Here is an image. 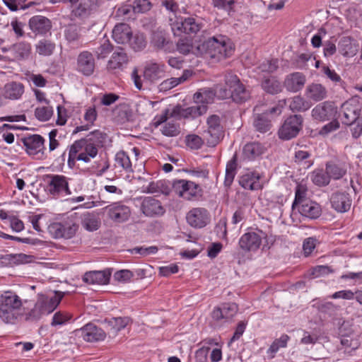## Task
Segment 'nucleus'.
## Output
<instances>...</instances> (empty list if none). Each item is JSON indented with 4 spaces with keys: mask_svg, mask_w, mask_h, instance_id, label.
Masks as SVG:
<instances>
[{
    "mask_svg": "<svg viewBox=\"0 0 362 362\" xmlns=\"http://www.w3.org/2000/svg\"><path fill=\"white\" fill-rule=\"evenodd\" d=\"M262 175L257 171H248L239 177V185L245 189L255 191L262 189Z\"/></svg>",
    "mask_w": 362,
    "mask_h": 362,
    "instance_id": "obj_15",
    "label": "nucleus"
},
{
    "mask_svg": "<svg viewBox=\"0 0 362 362\" xmlns=\"http://www.w3.org/2000/svg\"><path fill=\"white\" fill-rule=\"evenodd\" d=\"M83 227L88 231H95L100 226V221L94 216L88 215L82 221Z\"/></svg>",
    "mask_w": 362,
    "mask_h": 362,
    "instance_id": "obj_56",
    "label": "nucleus"
},
{
    "mask_svg": "<svg viewBox=\"0 0 362 362\" xmlns=\"http://www.w3.org/2000/svg\"><path fill=\"white\" fill-rule=\"evenodd\" d=\"M173 189L180 197L191 200L199 194L200 187L194 182L186 180H176L173 182Z\"/></svg>",
    "mask_w": 362,
    "mask_h": 362,
    "instance_id": "obj_9",
    "label": "nucleus"
},
{
    "mask_svg": "<svg viewBox=\"0 0 362 362\" xmlns=\"http://www.w3.org/2000/svg\"><path fill=\"white\" fill-rule=\"evenodd\" d=\"M73 144H78V147H79L78 149V160L87 163L98 154V148L94 146V144L88 142L85 139L76 141Z\"/></svg>",
    "mask_w": 362,
    "mask_h": 362,
    "instance_id": "obj_22",
    "label": "nucleus"
},
{
    "mask_svg": "<svg viewBox=\"0 0 362 362\" xmlns=\"http://www.w3.org/2000/svg\"><path fill=\"white\" fill-rule=\"evenodd\" d=\"M303 117L294 115L288 117L279 130V136L284 140L296 137L302 128Z\"/></svg>",
    "mask_w": 362,
    "mask_h": 362,
    "instance_id": "obj_10",
    "label": "nucleus"
},
{
    "mask_svg": "<svg viewBox=\"0 0 362 362\" xmlns=\"http://www.w3.org/2000/svg\"><path fill=\"white\" fill-rule=\"evenodd\" d=\"M65 295L64 292L55 291L54 295L52 297L42 296L38 298L37 302L40 304L41 308L45 315L52 313L59 305Z\"/></svg>",
    "mask_w": 362,
    "mask_h": 362,
    "instance_id": "obj_24",
    "label": "nucleus"
},
{
    "mask_svg": "<svg viewBox=\"0 0 362 362\" xmlns=\"http://www.w3.org/2000/svg\"><path fill=\"white\" fill-rule=\"evenodd\" d=\"M237 169V157L235 154L233 158L227 163L226 167V175L224 179V185L230 187L234 180Z\"/></svg>",
    "mask_w": 362,
    "mask_h": 362,
    "instance_id": "obj_42",
    "label": "nucleus"
},
{
    "mask_svg": "<svg viewBox=\"0 0 362 362\" xmlns=\"http://www.w3.org/2000/svg\"><path fill=\"white\" fill-rule=\"evenodd\" d=\"M306 190L302 186H297L295 193V199L292 204V209L295 211L296 207L301 205L304 202L309 201L305 198Z\"/></svg>",
    "mask_w": 362,
    "mask_h": 362,
    "instance_id": "obj_58",
    "label": "nucleus"
},
{
    "mask_svg": "<svg viewBox=\"0 0 362 362\" xmlns=\"http://www.w3.org/2000/svg\"><path fill=\"white\" fill-rule=\"evenodd\" d=\"M106 136V134L100 132V130H95L88 134L84 139L88 142L94 144V146L98 148V147L103 145Z\"/></svg>",
    "mask_w": 362,
    "mask_h": 362,
    "instance_id": "obj_52",
    "label": "nucleus"
},
{
    "mask_svg": "<svg viewBox=\"0 0 362 362\" xmlns=\"http://www.w3.org/2000/svg\"><path fill=\"white\" fill-rule=\"evenodd\" d=\"M41 305L38 303L37 301L30 312L26 314V320L30 321H36L38 320L42 315H44V313L41 308Z\"/></svg>",
    "mask_w": 362,
    "mask_h": 362,
    "instance_id": "obj_63",
    "label": "nucleus"
},
{
    "mask_svg": "<svg viewBox=\"0 0 362 362\" xmlns=\"http://www.w3.org/2000/svg\"><path fill=\"white\" fill-rule=\"evenodd\" d=\"M130 214V209L124 204L115 203L109 206L108 216L115 222L122 223L127 221Z\"/></svg>",
    "mask_w": 362,
    "mask_h": 362,
    "instance_id": "obj_25",
    "label": "nucleus"
},
{
    "mask_svg": "<svg viewBox=\"0 0 362 362\" xmlns=\"http://www.w3.org/2000/svg\"><path fill=\"white\" fill-rule=\"evenodd\" d=\"M263 146L258 142L247 144L244 148L243 154L247 160H254L264 153Z\"/></svg>",
    "mask_w": 362,
    "mask_h": 362,
    "instance_id": "obj_39",
    "label": "nucleus"
},
{
    "mask_svg": "<svg viewBox=\"0 0 362 362\" xmlns=\"http://www.w3.org/2000/svg\"><path fill=\"white\" fill-rule=\"evenodd\" d=\"M300 215L309 219H316L321 215L322 209L317 203L311 200L305 201L296 207Z\"/></svg>",
    "mask_w": 362,
    "mask_h": 362,
    "instance_id": "obj_28",
    "label": "nucleus"
},
{
    "mask_svg": "<svg viewBox=\"0 0 362 362\" xmlns=\"http://www.w3.org/2000/svg\"><path fill=\"white\" fill-rule=\"evenodd\" d=\"M29 27L36 35H45L51 28L50 21L42 16H35L29 20Z\"/></svg>",
    "mask_w": 362,
    "mask_h": 362,
    "instance_id": "obj_27",
    "label": "nucleus"
},
{
    "mask_svg": "<svg viewBox=\"0 0 362 362\" xmlns=\"http://www.w3.org/2000/svg\"><path fill=\"white\" fill-rule=\"evenodd\" d=\"M149 0H134L132 8L134 13H146L151 8Z\"/></svg>",
    "mask_w": 362,
    "mask_h": 362,
    "instance_id": "obj_60",
    "label": "nucleus"
},
{
    "mask_svg": "<svg viewBox=\"0 0 362 362\" xmlns=\"http://www.w3.org/2000/svg\"><path fill=\"white\" fill-rule=\"evenodd\" d=\"M140 209L142 213L148 217L162 216L165 211L160 202L151 197H146L142 199Z\"/></svg>",
    "mask_w": 362,
    "mask_h": 362,
    "instance_id": "obj_18",
    "label": "nucleus"
},
{
    "mask_svg": "<svg viewBox=\"0 0 362 362\" xmlns=\"http://www.w3.org/2000/svg\"><path fill=\"white\" fill-rule=\"evenodd\" d=\"M129 62V58L124 49L119 47L112 54L107 62V69L109 71L116 72L123 70Z\"/></svg>",
    "mask_w": 362,
    "mask_h": 362,
    "instance_id": "obj_20",
    "label": "nucleus"
},
{
    "mask_svg": "<svg viewBox=\"0 0 362 362\" xmlns=\"http://www.w3.org/2000/svg\"><path fill=\"white\" fill-rule=\"evenodd\" d=\"M105 322L112 334H117L118 332L131 325L132 320L129 317H117L105 320Z\"/></svg>",
    "mask_w": 362,
    "mask_h": 362,
    "instance_id": "obj_37",
    "label": "nucleus"
},
{
    "mask_svg": "<svg viewBox=\"0 0 362 362\" xmlns=\"http://www.w3.org/2000/svg\"><path fill=\"white\" fill-rule=\"evenodd\" d=\"M186 220L191 227L202 228L209 223L211 217L205 208L197 207L190 209L187 213Z\"/></svg>",
    "mask_w": 362,
    "mask_h": 362,
    "instance_id": "obj_14",
    "label": "nucleus"
},
{
    "mask_svg": "<svg viewBox=\"0 0 362 362\" xmlns=\"http://www.w3.org/2000/svg\"><path fill=\"white\" fill-rule=\"evenodd\" d=\"M165 68L163 63L149 62L144 66V77L146 80L154 83L164 77Z\"/></svg>",
    "mask_w": 362,
    "mask_h": 362,
    "instance_id": "obj_21",
    "label": "nucleus"
},
{
    "mask_svg": "<svg viewBox=\"0 0 362 362\" xmlns=\"http://www.w3.org/2000/svg\"><path fill=\"white\" fill-rule=\"evenodd\" d=\"M192 76V71L191 70L185 69L180 76L172 77L162 81L159 85V90L160 91L169 90L187 81Z\"/></svg>",
    "mask_w": 362,
    "mask_h": 362,
    "instance_id": "obj_31",
    "label": "nucleus"
},
{
    "mask_svg": "<svg viewBox=\"0 0 362 362\" xmlns=\"http://www.w3.org/2000/svg\"><path fill=\"white\" fill-rule=\"evenodd\" d=\"M318 243L319 241L315 237H309L305 238L303 243V250L305 255H310Z\"/></svg>",
    "mask_w": 362,
    "mask_h": 362,
    "instance_id": "obj_61",
    "label": "nucleus"
},
{
    "mask_svg": "<svg viewBox=\"0 0 362 362\" xmlns=\"http://www.w3.org/2000/svg\"><path fill=\"white\" fill-rule=\"evenodd\" d=\"M23 302L14 292L7 291L0 298V318L6 323L13 324L21 315Z\"/></svg>",
    "mask_w": 362,
    "mask_h": 362,
    "instance_id": "obj_2",
    "label": "nucleus"
},
{
    "mask_svg": "<svg viewBox=\"0 0 362 362\" xmlns=\"http://www.w3.org/2000/svg\"><path fill=\"white\" fill-rule=\"evenodd\" d=\"M12 51L17 59H24L29 57L31 52V45L27 42H19L12 46Z\"/></svg>",
    "mask_w": 362,
    "mask_h": 362,
    "instance_id": "obj_43",
    "label": "nucleus"
},
{
    "mask_svg": "<svg viewBox=\"0 0 362 362\" xmlns=\"http://www.w3.org/2000/svg\"><path fill=\"white\" fill-rule=\"evenodd\" d=\"M115 165L122 168L127 173H132L133 168L132 162L126 152L122 151L115 155Z\"/></svg>",
    "mask_w": 362,
    "mask_h": 362,
    "instance_id": "obj_47",
    "label": "nucleus"
},
{
    "mask_svg": "<svg viewBox=\"0 0 362 362\" xmlns=\"http://www.w3.org/2000/svg\"><path fill=\"white\" fill-rule=\"evenodd\" d=\"M112 51V45L110 40L107 38H103L100 40L99 46L95 48L94 53L98 59H103L106 58Z\"/></svg>",
    "mask_w": 362,
    "mask_h": 362,
    "instance_id": "obj_45",
    "label": "nucleus"
},
{
    "mask_svg": "<svg viewBox=\"0 0 362 362\" xmlns=\"http://www.w3.org/2000/svg\"><path fill=\"white\" fill-rule=\"evenodd\" d=\"M208 129L204 132V137L209 146H215L223 136L221 119L218 115H213L207 119Z\"/></svg>",
    "mask_w": 362,
    "mask_h": 362,
    "instance_id": "obj_8",
    "label": "nucleus"
},
{
    "mask_svg": "<svg viewBox=\"0 0 362 362\" xmlns=\"http://www.w3.org/2000/svg\"><path fill=\"white\" fill-rule=\"evenodd\" d=\"M47 189L49 194L54 197L70 195L69 188L71 178L64 175L49 174L46 175Z\"/></svg>",
    "mask_w": 362,
    "mask_h": 362,
    "instance_id": "obj_4",
    "label": "nucleus"
},
{
    "mask_svg": "<svg viewBox=\"0 0 362 362\" xmlns=\"http://www.w3.org/2000/svg\"><path fill=\"white\" fill-rule=\"evenodd\" d=\"M262 87L270 94H276L281 90L280 82L274 77L265 78L262 82Z\"/></svg>",
    "mask_w": 362,
    "mask_h": 362,
    "instance_id": "obj_46",
    "label": "nucleus"
},
{
    "mask_svg": "<svg viewBox=\"0 0 362 362\" xmlns=\"http://www.w3.org/2000/svg\"><path fill=\"white\" fill-rule=\"evenodd\" d=\"M161 132L166 136H176L180 134V127L175 122H166L161 129Z\"/></svg>",
    "mask_w": 362,
    "mask_h": 362,
    "instance_id": "obj_57",
    "label": "nucleus"
},
{
    "mask_svg": "<svg viewBox=\"0 0 362 362\" xmlns=\"http://www.w3.org/2000/svg\"><path fill=\"white\" fill-rule=\"evenodd\" d=\"M132 30L127 23H119L112 30V38L118 44H125L130 41Z\"/></svg>",
    "mask_w": 362,
    "mask_h": 362,
    "instance_id": "obj_32",
    "label": "nucleus"
},
{
    "mask_svg": "<svg viewBox=\"0 0 362 362\" xmlns=\"http://www.w3.org/2000/svg\"><path fill=\"white\" fill-rule=\"evenodd\" d=\"M24 86L19 82H9L4 87L3 95L5 98L10 100H18L24 93Z\"/></svg>",
    "mask_w": 362,
    "mask_h": 362,
    "instance_id": "obj_33",
    "label": "nucleus"
},
{
    "mask_svg": "<svg viewBox=\"0 0 362 362\" xmlns=\"http://www.w3.org/2000/svg\"><path fill=\"white\" fill-rule=\"evenodd\" d=\"M341 112H343L341 121L344 124H350L361 118L359 108L351 103H344L341 105Z\"/></svg>",
    "mask_w": 362,
    "mask_h": 362,
    "instance_id": "obj_30",
    "label": "nucleus"
},
{
    "mask_svg": "<svg viewBox=\"0 0 362 362\" xmlns=\"http://www.w3.org/2000/svg\"><path fill=\"white\" fill-rule=\"evenodd\" d=\"M132 48L135 51H139L146 47V42L143 34H136L130 37V41L128 42Z\"/></svg>",
    "mask_w": 362,
    "mask_h": 362,
    "instance_id": "obj_55",
    "label": "nucleus"
},
{
    "mask_svg": "<svg viewBox=\"0 0 362 362\" xmlns=\"http://www.w3.org/2000/svg\"><path fill=\"white\" fill-rule=\"evenodd\" d=\"M95 59L91 52H81L77 57V70L84 76L92 75L95 70Z\"/></svg>",
    "mask_w": 362,
    "mask_h": 362,
    "instance_id": "obj_19",
    "label": "nucleus"
},
{
    "mask_svg": "<svg viewBox=\"0 0 362 362\" xmlns=\"http://www.w3.org/2000/svg\"><path fill=\"white\" fill-rule=\"evenodd\" d=\"M186 144L191 149L197 150L202 147L204 139L198 135L189 134L186 136Z\"/></svg>",
    "mask_w": 362,
    "mask_h": 362,
    "instance_id": "obj_59",
    "label": "nucleus"
},
{
    "mask_svg": "<svg viewBox=\"0 0 362 362\" xmlns=\"http://www.w3.org/2000/svg\"><path fill=\"white\" fill-rule=\"evenodd\" d=\"M114 115L118 123L123 124L131 119L132 111L127 106H119L115 110Z\"/></svg>",
    "mask_w": 362,
    "mask_h": 362,
    "instance_id": "obj_49",
    "label": "nucleus"
},
{
    "mask_svg": "<svg viewBox=\"0 0 362 362\" xmlns=\"http://www.w3.org/2000/svg\"><path fill=\"white\" fill-rule=\"evenodd\" d=\"M305 95L308 99L318 102L327 97V90L322 84L312 83L307 86Z\"/></svg>",
    "mask_w": 362,
    "mask_h": 362,
    "instance_id": "obj_36",
    "label": "nucleus"
},
{
    "mask_svg": "<svg viewBox=\"0 0 362 362\" xmlns=\"http://www.w3.org/2000/svg\"><path fill=\"white\" fill-rule=\"evenodd\" d=\"M171 29L175 35L177 33H183L187 35H196L204 27L202 20L196 16H190L187 18L180 17L177 20H173V18H169Z\"/></svg>",
    "mask_w": 362,
    "mask_h": 362,
    "instance_id": "obj_3",
    "label": "nucleus"
},
{
    "mask_svg": "<svg viewBox=\"0 0 362 362\" xmlns=\"http://www.w3.org/2000/svg\"><path fill=\"white\" fill-rule=\"evenodd\" d=\"M216 97L214 88H204L199 89V91L194 93V100L196 103H201L202 105H197L192 106L187 109L189 113L192 115L193 117L202 115L206 112V105L213 102L214 98Z\"/></svg>",
    "mask_w": 362,
    "mask_h": 362,
    "instance_id": "obj_5",
    "label": "nucleus"
},
{
    "mask_svg": "<svg viewBox=\"0 0 362 362\" xmlns=\"http://www.w3.org/2000/svg\"><path fill=\"white\" fill-rule=\"evenodd\" d=\"M225 84L232 89V99L235 103H243L250 98L249 90L240 82L237 75L232 73L226 74Z\"/></svg>",
    "mask_w": 362,
    "mask_h": 362,
    "instance_id": "obj_7",
    "label": "nucleus"
},
{
    "mask_svg": "<svg viewBox=\"0 0 362 362\" xmlns=\"http://www.w3.org/2000/svg\"><path fill=\"white\" fill-rule=\"evenodd\" d=\"M134 276L133 272L128 269H122L114 274V279L119 283L125 284Z\"/></svg>",
    "mask_w": 362,
    "mask_h": 362,
    "instance_id": "obj_62",
    "label": "nucleus"
},
{
    "mask_svg": "<svg viewBox=\"0 0 362 362\" xmlns=\"http://www.w3.org/2000/svg\"><path fill=\"white\" fill-rule=\"evenodd\" d=\"M81 27L76 24H69L64 30V36L69 42H75L81 36Z\"/></svg>",
    "mask_w": 362,
    "mask_h": 362,
    "instance_id": "obj_53",
    "label": "nucleus"
},
{
    "mask_svg": "<svg viewBox=\"0 0 362 362\" xmlns=\"http://www.w3.org/2000/svg\"><path fill=\"white\" fill-rule=\"evenodd\" d=\"M21 141L25 148L27 153L37 158H42L44 155L45 139L39 134H33L21 139Z\"/></svg>",
    "mask_w": 362,
    "mask_h": 362,
    "instance_id": "obj_13",
    "label": "nucleus"
},
{
    "mask_svg": "<svg viewBox=\"0 0 362 362\" xmlns=\"http://www.w3.org/2000/svg\"><path fill=\"white\" fill-rule=\"evenodd\" d=\"M351 202L349 194L344 192L333 193L330 198L332 207L339 213L348 211L351 208Z\"/></svg>",
    "mask_w": 362,
    "mask_h": 362,
    "instance_id": "obj_23",
    "label": "nucleus"
},
{
    "mask_svg": "<svg viewBox=\"0 0 362 362\" xmlns=\"http://www.w3.org/2000/svg\"><path fill=\"white\" fill-rule=\"evenodd\" d=\"M283 105H276L272 107L268 108L263 110L262 113H258L260 111L259 107L256 106L254 108V111L256 112L255 119L254 120V126L257 131L261 133H265L268 132L271 128V121L267 117L269 115L272 116H276L281 113Z\"/></svg>",
    "mask_w": 362,
    "mask_h": 362,
    "instance_id": "obj_6",
    "label": "nucleus"
},
{
    "mask_svg": "<svg viewBox=\"0 0 362 362\" xmlns=\"http://www.w3.org/2000/svg\"><path fill=\"white\" fill-rule=\"evenodd\" d=\"M290 337L287 334H282L279 339H276L267 351L268 356L271 358H274L276 354L281 348L287 346Z\"/></svg>",
    "mask_w": 362,
    "mask_h": 362,
    "instance_id": "obj_44",
    "label": "nucleus"
},
{
    "mask_svg": "<svg viewBox=\"0 0 362 362\" xmlns=\"http://www.w3.org/2000/svg\"><path fill=\"white\" fill-rule=\"evenodd\" d=\"M151 42L152 45L158 49L167 50L169 41L167 40L165 35L162 31H155L152 33Z\"/></svg>",
    "mask_w": 362,
    "mask_h": 362,
    "instance_id": "obj_48",
    "label": "nucleus"
},
{
    "mask_svg": "<svg viewBox=\"0 0 362 362\" xmlns=\"http://www.w3.org/2000/svg\"><path fill=\"white\" fill-rule=\"evenodd\" d=\"M337 113L334 105L329 101L320 103L312 110V117L319 122L331 119Z\"/></svg>",
    "mask_w": 362,
    "mask_h": 362,
    "instance_id": "obj_17",
    "label": "nucleus"
},
{
    "mask_svg": "<svg viewBox=\"0 0 362 362\" xmlns=\"http://www.w3.org/2000/svg\"><path fill=\"white\" fill-rule=\"evenodd\" d=\"M192 47V41L186 37L180 39L177 43V51L183 54H189Z\"/></svg>",
    "mask_w": 362,
    "mask_h": 362,
    "instance_id": "obj_64",
    "label": "nucleus"
},
{
    "mask_svg": "<svg viewBox=\"0 0 362 362\" xmlns=\"http://www.w3.org/2000/svg\"><path fill=\"white\" fill-rule=\"evenodd\" d=\"M311 153L305 150H296L294 154V162L303 167L305 169H308L313 165V160L311 159Z\"/></svg>",
    "mask_w": 362,
    "mask_h": 362,
    "instance_id": "obj_40",
    "label": "nucleus"
},
{
    "mask_svg": "<svg viewBox=\"0 0 362 362\" xmlns=\"http://www.w3.org/2000/svg\"><path fill=\"white\" fill-rule=\"evenodd\" d=\"M310 106V103L300 96L293 98L289 104V107L293 112H303L308 110Z\"/></svg>",
    "mask_w": 362,
    "mask_h": 362,
    "instance_id": "obj_50",
    "label": "nucleus"
},
{
    "mask_svg": "<svg viewBox=\"0 0 362 362\" xmlns=\"http://www.w3.org/2000/svg\"><path fill=\"white\" fill-rule=\"evenodd\" d=\"M305 83V76L302 73L295 72L287 76L285 80V86L289 91L297 92L303 88Z\"/></svg>",
    "mask_w": 362,
    "mask_h": 362,
    "instance_id": "obj_34",
    "label": "nucleus"
},
{
    "mask_svg": "<svg viewBox=\"0 0 362 362\" xmlns=\"http://www.w3.org/2000/svg\"><path fill=\"white\" fill-rule=\"evenodd\" d=\"M238 310V305L234 303H223L213 310L211 317L217 322L223 320L228 322L236 315Z\"/></svg>",
    "mask_w": 362,
    "mask_h": 362,
    "instance_id": "obj_16",
    "label": "nucleus"
},
{
    "mask_svg": "<svg viewBox=\"0 0 362 362\" xmlns=\"http://www.w3.org/2000/svg\"><path fill=\"white\" fill-rule=\"evenodd\" d=\"M52 115L53 109L49 104L45 106L37 107L35 110V117L41 122L49 120Z\"/></svg>",
    "mask_w": 362,
    "mask_h": 362,
    "instance_id": "obj_51",
    "label": "nucleus"
},
{
    "mask_svg": "<svg viewBox=\"0 0 362 362\" xmlns=\"http://www.w3.org/2000/svg\"><path fill=\"white\" fill-rule=\"evenodd\" d=\"M72 319V315L67 312L59 311L54 313L51 325L52 326L63 325Z\"/></svg>",
    "mask_w": 362,
    "mask_h": 362,
    "instance_id": "obj_54",
    "label": "nucleus"
},
{
    "mask_svg": "<svg viewBox=\"0 0 362 362\" xmlns=\"http://www.w3.org/2000/svg\"><path fill=\"white\" fill-rule=\"evenodd\" d=\"M325 169L331 179L338 180L341 179L347 173V167L344 163L330 160L326 163Z\"/></svg>",
    "mask_w": 362,
    "mask_h": 362,
    "instance_id": "obj_29",
    "label": "nucleus"
},
{
    "mask_svg": "<svg viewBox=\"0 0 362 362\" xmlns=\"http://www.w3.org/2000/svg\"><path fill=\"white\" fill-rule=\"evenodd\" d=\"M76 336L82 337L87 342H97L103 341L106 333L100 327L93 323H88L80 329L74 331Z\"/></svg>",
    "mask_w": 362,
    "mask_h": 362,
    "instance_id": "obj_12",
    "label": "nucleus"
},
{
    "mask_svg": "<svg viewBox=\"0 0 362 362\" xmlns=\"http://www.w3.org/2000/svg\"><path fill=\"white\" fill-rule=\"evenodd\" d=\"M110 275L109 270L90 271L84 274L83 281L88 284L104 285L108 284Z\"/></svg>",
    "mask_w": 362,
    "mask_h": 362,
    "instance_id": "obj_26",
    "label": "nucleus"
},
{
    "mask_svg": "<svg viewBox=\"0 0 362 362\" xmlns=\"http://www.w3.org/2000/svg\"><path fill=\"white\" fill-rule=\"evenodd\" d=\"M55 48V43L47 39H42L35 45L36 53L44 57L52 55L54 53Z\"/></svg>",
    "mask_w": 362,
    "mask_h": 362,
    "instance_id": "obj_41",
    "label": "nucleus"
},
{
    "mask_svg": "<svg viewBox=\"0 0 362 362\" xmlns=\"http://www.w3.org/2000/svg\"><path fill=\"white\" fill-rule=\"evenodd\" d=\"M199 49L206 57L217 62L230 57L233 52L229 39L223 35L209 38L199 47Z\"/></svg>",
    "mask_w": 362,
    "mask_h": 362,
    "instance_id": "obj_1",
    "label": "nucleus"
},
{
    "mask_svg": "<svg viewBox=\"0 0 362 362\" xmlns=\"http://www.w3.org/2000/svg\"><path fill=\"white\" fill-rule=\"evenodd\" d=\"M339 52L344 57H353L357 52L356 41L351 37H343L338 44Z\"/></svg>",
    "mask_w": 362,
    "mask_h": 362,
    "instance_id": "obj_35",
    "label": "nucleus"
},
{
    "mask_svg": "<svg viewBox=\"0 0 362 362\" xmlns=\"http://www.w3.org/2000/svg\"><path fill=\"white\" fill-rule=\"evenodd\" d=\"M312 182L317 187H326L330 183V178L326 169L316 168L310 173Z\"/></svg>",
    "mask_w": 362,
    "mask_h": 362,
    "instance_id": "obj_38",
    "label": "nucleus"
},
{
    "mask_svg": "<svg viewBox=\"0 0 362 362\" xmlns=\"http://www.w3.org/2000/svg\"><path fill=\"white\" fill-rule=\"evenodd\" d=\"M264 238L265 234L262 230L247 232L241 235L238 245L244 252H255L259 248Z\"/></svg>",
    "mask_w": 362,
    "mask_h": 362,
    "instance_id": "obj_11",
    "label": "nucleus"
}]
</instances>
